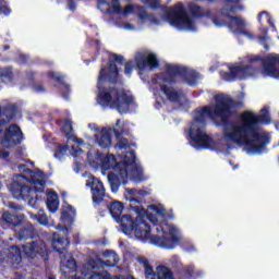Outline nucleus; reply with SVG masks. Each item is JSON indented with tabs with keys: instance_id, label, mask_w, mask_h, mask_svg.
<instances>
[{
	"instance_id": "nucleus-10",
	"label": "nucleus",
	"mask_w": 279,
	"mask_h": 279,
	"mask_svg": "<svg viewBox=\"0 0 279 279\" xmlns=\"http://www.w3.org/2000/svg\"><path fill=\"white\" fill-rule=\"evenodd\" d=\"M12 117H8L1 113L0 107V128H3L4 123H10ZM23 138V132L21 128L16 124H11L4 133L0 131V145L2 147H14V145H19Z\"/></svg>"
},
{
	"instance_id": "nucleus-29",
	"label": "nucleus",
	"mask_w": 279,
	"mask_h": 279,
	"mask_svg": "<svg viewBox=\"0 0 279 279\" xmlns=\"http://www.w3.org/2000/svg\"><path fill=\"white\" fill-rule=\"evenodd\" d=\"M31 218L38 221L41 226H47L49 223V219L43 209L39 210L38 215L31 214Z\"/></svg>"
},
{
	"instance_id": "nucleus-12",
	"label": "nucleus",
	"mask_w": 279,
	"mask_h": 279,
	"mask_svg": "<svg viewBox=\"0 0 279 279\" xmlns=\"http://www.w3.org/2000/svg\"><path fill=\"white\" fill-rule=\"evenodd\" d=\"M87 160L94 169H102V171H108L114 169L119 165L114 155H101L98 151L90 150L87 154Z\"/></svg>"
},
{
	"instance_id": "nucleus-46",
	"label": "nucleus",
	"mask_w": 279,
	"mask_h": 279,
	"mask_svg": "<svg viewBox=\"0 0 279 279\" xmlns=\"http://www.w3.org/2000/svg\"><path fill=\"white\" fill-rule=\"evenodd\" d=\"M29 206H32V208H34L36 206V201H28Z\"/></svg>"
},
{
	"instance_id": "nucleus-34",
	"label": "nucleus",
	"mask_w": 279,
	"mask_h": 279,
	"mask_svg": "<svg viewBox=\"0 0 279 279\" xmlns=\"http://www.w3.org/2000/svg\"><path fill=\"white\" fill-rule=\"evenodd\" d=\"M190 10H191L192 14H194L195 16L204 15L202 8L197 7V4H195V3L190 4Z\"/></svg>"
},
{
	"instance_id": "nucleus-30",
	"label": "nucleus",
	"mask_w": 279,
	"mask_h": 279,
	"mask_svg": "<svg viewBox=\"0 0 279 279\" xmlns=\"http://www.w3.org/2000/svg\"><path fill=\"white\" fill-rule=\"evenodd\" d=\"M117 263H119V256L117 255V253H110L109 258L105 260V265L107 267H114Z\"/></svg>"
},
{
	"instance_id": "nucleus-17",
	"label": "nucleus",
	"mask_w": 279,
	"mask_h": 279,
	"mask_svg": "<svg viewBox=\"0 0 279 279\" xmlns=\"http://www.w3.org/2000/svg\"><path fill=\"white\" fill-rule=\"evenodd\" d=\"M276 66H279V56L270 54L263 61L264 77H275V80H279V71Z\"/></svg>"
},
{
	"instance_id": "nucleus-32",
	"label": "nucleus",
	"mask_w": 279,
	"mask_h": 279,
	"mask_svg": "<svg viewBox=\"0 0 279 279\" xmlns=\"http://www.w3.org/2000/svg\"><path fill=\"white\" fill-rule=\"evenodd\" d=\"M124 128H125V124L121 122V120H118L116 123V126L113 128L116 136L118 137L121 136V134H123L124 132Z\"/></svg>"
},
{
	"instance_id": "nucleus-11",
	"label": "nucleus",
	"mask_w": 279,
	"mask_h": 279,
	"mask_svg": "<svg viewBox=\"0 0 279 279\" xmlns=\"http://www.w3.org/2000/svg\"><path fill=\"white\" fill-rule=\"evenodd\" d=\"M128 177L132 178L134 182H143L145 180L143 168L136 163V157L132 151L124 156V170H120V178L123 182Z\"/></svg>"
},
{
	"instance_id": "nucleus-16",
	"label": "nucleus",
	"mask_w": 279,
	"mask_h": 279,
	"mask_svg": "<svg viewBox=\"0 0 279 279\" xmlns=\"http://www.w3.org/2000/svg\"><path fill=\"white\" fill-rule=\"evenodd\" d=\"M86 186L92 189L93 202L95 204H100L106 196V187H104V183L99 181V179L92 175L88 178Z\"/></svg>"
},
{
	"instance_id": "nucleus-48",
	"label": "nucleus",
	"mask_w": 279,
	"mask_h": 279,
	"mask_svg": "<svg viewBox=\"0 0 279 279\" xmlns=\"http://www.w3.org/2000/svg\"><path fill=\"white\" fill-rule=\"evenodd\" d=\"M4 49H10V47H9V46H5Z\"/></svg>"
},
{
	"instance_id": "nucleus-36",
	"label": "nucleus",
	"mask_w": 279,
	"mask_h": 279,
	"mask_svg": "<svg viewBox=\"0 0 279 279\" xmlns=\"http://www.w3.org/2000/svg\"><path fill=\"white\" fill-rule=\"evenodd\" d=\"M0 14H4V16L10 14V9L8 8V2H5V0H0Z\"/></svg>"
},
{
	"instance_id": "nucleus-27",
	"label": "nucleus",
	"mask_w": 279,
	"mask_h": 279,
	"mask_svg": "<svg viewBox=\"0 0 279 279\" xmlns=\"http://www.w3.org/2000/svg\"><path fill=\"white\" fill-rule=\"evenodd\" d=\"M34 238V227L32 225H27L20 231V240H27Z\"/></svg>"
},
{
	"instance_id": "nucleus-18",
	"label": "nucleus",
	"mask_w": 279,
	"mask_h": 279,
	"mask_svg": "<svg viewBox=\"0 0 279 279\" xmlns=\"http://www.w3.org/2000/svg\"><path fill=\"white\" fill-rule=\"evenodd\" d=\"M252 75H256V70L251 66H236L232 68L230 73L226 74L225 80L227 82H234V80H247Z\"/></svg>"
},
{
	"instance_id": "nucleus-49",
	"label": "nucleus",
	"mask_w": 279,
	"mask_h": 279,
	"mask_svg": "<svg viewBox=\"0 0 279 279\" xmlns=\"http://www.w3.org/2000/svg\"><path fill=\"white\" fill-rule=\"evenodd\" d=\"M38 90L40 92V90H43V88H41V87H39V89H38Z\"/></svg>"
},
{
	"instance_id": "nucleus-14",
	"label": "nucleus",
	"mask_w": 279,
	"mask_h": 279,
	"mask_svg": "<svg viewBox=\"0 0 279 279\" xmlns=\"http://www.w3.org/2000/svg\"><path fill=\"white\" fill-rule=\"evenodd\" d=\"M98 9L101 12H116L117 14H123L124 16H129L134 12V5L128 4L124 10L121 9V4H119V0H112L111 3H108L106 0H99Z\"/></svg>"
},
{
	"instance_id": "nucleus-20",
	"label": "nucleus",
	"mask_w": 279,
	"mask_h": 279,
	"mask_svg": "<svg viewBox=\"0 0 279 279\" xmlns=\"http://www.w3.org/2000/svg\"><path fill=\"white\" fill-rule=\"evenodd\" d=\"M24 253L26 256H29L31 258H34L36 254H47V246L45 245V242H29L26 245L23 246Z\"/></svg>"
},
{
	"instance_id": "nucleus-22",
	"label": "nucleus",
	"mask_w": 279,
	"mask_h": 279,
	"mask_svg": "<svg viewBox=\"0 0 279 279\" xmlns=\"http://www.w3.org/2000/svg\"><path fill=\"white\" fill-rule=\"evenodd\" d=\"M60 206V199L58 194L53 191L47 193V208L50 213H57L58 207Z\"/></svg>"
},
{
	"instance_id": "nucleus-26",
	"label": "nucleus",
	"mask_w": 279,
	"mask_h": 279,
	"mask_svg": "<svg viewBox=\"0 0 279 279\" xmlns=\"http://www.w3.org/2000/svg\"><path fill=\"white\" fill-rule=\"evenodd\" d=\"M128 193L131 196H126V199H129L130 202H134L135 204L140 203V201L135 198L136 195H141L142 197L149 195V192L145 190H129Z\"/></svg>"
},
{
	"instance_id": "nucleus-19",
	"label": "nucleus",
	"mask_w": 279,
	"mask_h": 279,
	"mask_svg": "<svg viewBox=\"0 0 279 279\" xmlns=\"http://www.w3.org/2000/svg\"><path fill=\"white\" fill-rule=\"evenodd\" d=\"M88 128L95 132V138L99 147H104L106 149L112 145V138L110 137V131L108 129H102L100 131L96 123H89Z\"/></svg>"
},
{
	"instance_id": "nucleus-44",
	"label": "nucleus",
	"mask_w": 279,
	"mask_h": 279,
	"mask_svg": "<svg viewBox=\"0 0 279 279\" xmlns=\"http://www.w3.org/2000/svg\"><path fill=\"white\" fill-rule=\"evenodd\" d=\"M69 10H75V3H73V1L69 2Z\"/></svg>"
},
{
	"instance_id": "nucleus-45",
	"label": "nucleus",
	"mask_w": 279,
	"mask_h": 279,
	"mask_svg": "<svg viewBox=\"0 0 279 279\" xmlns=\"http://www.w3.org/2000/svg\"><path fill=\"white\" fill-rule=\"evenodd\" d=\"M8 156H9L8 151L0 153V158H8Z\"/></svg>"
},
{
	"instance_id": "nucleus-4",
	"label": "nucleus",
	"mask_w": 279,
	"mask_h": 279,
	"mask_svg": "<svg viewBox=\"0 0 279 279\" xmlns=\"http://www.w3.org/2000/svg\"><path fill=\"white\" fill-rule=\"evenodd\" d=\"M109 77L110 82H114L117 80L118 71L117 65L114 63H110L108 70H101L98 76V82L101 84L104 80ZM98 84V96L97 104L102 106V108H111L118 110L120 114H125L130 108V102L132 101V97L128 95V93L123 89L117 88H101Z\"/></svg>"
},
{
	"instance_id": "nucleus-1",
	"label": "nucleus",
	"mask_w": 279,
	"mask_h": 279,
	"mask_svg": "<svg viewBox=\"0 0 279 279\" xmlns=\"http://www.w3.org/2000/svg\"><path fill=\"white\" fill-rule=\"evenodd\" d=\"M134 210L136 217L124 215L120 220L122 232L130 239L151 243L163 250H173L182 241V234L175 226L167 222L158 225V219L167 216V209L162 205H150L147 213L141 208Z\"/></svg>"
},
{
	"instance_id": "nucleus-40",
	"label": "nucleus",
	"mask_w": 279,
	"mask_h": 279,
	"mask_svg": "<svg viewBox=\"0 0 279 279\" xmlns=\"http://www.w3.org/2000/svg\"><path fill=\"white\" fill-rule=\"evenodd\" d=\"M146 5H149L153 8V10H156L158 8V0H143Z\"/></svg>"
},
{
	"instance_id": "nucleus-23",
	"label": "nucleus",
	"mask_w": 279,
	"mask_h": 279,
	"mask_svg": "<svg viewBox=\"0 0 279 279\" xmlns=\"http://www.w3.org/2000/svg\"><path fill=\"white\" fill-rule=\"evenodd\" d=\"M22 257H21V248L17 246H12L8 251V262L12 263L13 265H19L21 263Z\"/></svg>"
},
{
	"instance_id": "nucleus-9",
	"label": "nucleus",
	"mask_w": 279,
	"mask_h": 279,
	"mask_svg": "<svg viewBox=\"0 0 279 279\" xmlns=\"http://www.w3.org/2000/svg\"><path fill=\"white\" fill-rule=\"evenodd\" d=\"M182 73V69L177 65H168V74L165 77V84L161 86V90L170 101H174L179 106L186 105V96L182 92L175 90L173 87L169 86V84H173L175 82V76Z\"/></svg>"
},
{
	"instance_id": "nucleus-37",
	"label": "nucleus",
	"mask_w": 279,
	"mask_h": 279,
	"mask_svg": "<svg viewBox=\"0 0 279 279\" xmlns=\"http://www.w3.org/2000/svg\"><path fill=\"white\" fill-rule=\"evenodd\" d=\"M118 26L120 27V29H126V32H134V29H136V26H134L130 22H124L122 24H119Z\"/></svg>"
},
{
	"instance_id": "nucleus-33",
	"label": "nucleus",
	"mask_w": 279,
	"mask_h": 279,
	"mask_svg": "<svg viewBox=\"0 0 279 279\" xmlns=\"http://www.w3.org/2000/svg\"><path fill=\"white\" fill-rule=\"evenodd\" d=\"M259 23H262V25H266V23H268L269 25H274L271 23V17L269 16V13H267V12H262L259 14Z\"/></svg>"
},
{
	"instance_id": "nucleus-35",
	"label": "nucleus",
	"mask_w": 279,
	"mask_h": 279,
	"mask_svg": "<svg viewBox=\"0 0 279 279\" xmlns=\"http://www.w3.org/2000/svg\"><path fill=\"white\" fill-rule=\"evenodd\" d=\"M0 77H1L2 82H9V80H12V71L1 70Z\"/></svg>"
},
{
	"instance_id": "nucleus-39",
	"label": "nucleus",
	"mask_w": 279,
	"mask_h": 279,
	"mask_svg": "<svg viewBox=\"0 0 279 279\" xmlns=\"http://www.w3.org/2000/svg\"><path fill=\"white\" fill-rule=\"evenodd\" d=\"M132 69H134V62L130 61L125 64V75H132Z\"/></svg>"
},
{
	"instance_id": "nucleus-5",
	"label": "nucleus",
	"mask_w": 279,
	"mask_h": 279,
	"mask_svg": "<svg viewBox=\"0 0 279 279\" xmlns=\"http://www.w3.org/2000/svg\"><path fill=\"white\" fill-rule=\"evenodd\" d=\"M31 180H27L24 175H16L11 184V193L13 197L19 199L20 197H29L32 193H43L45 191V173L40 170L29 171Z\"/></svg>"
},
{
	"instance_id": "nucleus-6",
	"label": "nucleus",
	"mask_w": 279,
	"mask_h": 279,
	"mask_svg": "<svg viewBox=\"0 0 279 279\" xmlns=\"http://www.w3.org/2000/svg\"><path fill=\"white\" fill-rule=\"evenodd\" d=\"M62 132L68 137L69 143L65 146H60L56 151L54 157L59 160H62L69 151L70 155L75 158L77 163V160H80L84 154V150L82 149V147H84V141L73 135V122L70 120L64 121L62 125Z\"/></svg>"
},
{
	"instance_id": "nucleus-13",
	"label": "nucleus",
	"mask_w": 279,
	"mask_h": 279,
	"mask_svg": "<svg viewBox=\"0 0 279 279\" xmlns=\"http://www.w3.org/2000/svg\"><path fill=\"white\" fill-rule=\"evenodd\" d=\"M137 262L142 265L147 279H173V272L167 266H158L156 271L145 257H138Z\"/></svg>"
},
{
	"instance_id": "nucleus-7",
	"label": "nucleus",
	"mask_w": 279,
	"mask_h": 279,
	"mask_svg": "<svg viewBox=\"0 0 279 279\" xmlns=\"http://www.w3.org/2000/svg\"><path fill=\"white\" fill-rule=\"evenodd\" d=\"M227 2L228 4L222 9V15L214 19L213 23L216 27H226V21H223V16H226V19L229 21V29L233 34H241V31L246 25L245 20L231 15L241 10V7L236 5V3H240L241 0H227ZM231 3H234L235 5L230 7Z\"/></svg>"
},
{
	"instance_id": "nucleus-3",
	"label": "nucleus",
	"mask_w": 279,
	"mask_h": 279,
	"mask_svg": "<svg viewBox=\"0 0 279 279\" xmlns=\"http://www.w3.org/2000/svg\"><path fill=\"white\" fill-rule=\"evenodd\" d=\"M232 99L228 96H216L215 107H205L201 111L196 112L194 121L190 128V136L192 138V146L195 149H208L211 147L213 140L206 134L204 128H206V119H220L226 121L227 117L232 114Z\"/></svg>"
},
{
	"instance_id": "nucleus-28",
	"label": "nucleus",
	"mask_w": 279,
	"mask_h": 279,
	"mask_svg": "<svg viewBox=\"0 0 279 279\" xmlns=\"http://www.w3.org/2000/svg\"><path fill=\"white\" fill-rule=\"evenodd\" d=\"M2 219L3 221H5V223H10L11 226H19L21 221L20 216H14V215H11L10 213H4L2 215Z\"/></svg>"
},
{
	"instance_id": "nucleus-42",
	"label": "nucleus",
	"mask_w": 279,
	"mask_h": 279,
	"mask_svg": "<svg viewBox=\"0 0 279 279\" xmlns=\"http://www.w3.org/2000/svg\"><path fill=\"white\" fill-rule=\"evenodd\" d=\"M265 40H269V38L265 37V36H259L260 45H263L265 47V49H269V46L267 45V43H265Z\"/></svg>"
},
{
	"instance_id": "nucleus-38",
	"label": "nucleus",
	"mask_w": 279,
	"mask_h": 279,
	"mask_svg": "<svg viewBox=\"0 0 279 279\" xmlns=\"http://www.w3.org/2000/svg\"><path fill=\"white\" fill-rule=\"evenodd\" d=\"M95 267H97V263L94 259H89L88 263L84 266V276L86 278V269L90 270V269H95Z\"/></svg>"
},
{
	"instance_id": "nucleus-2",
	"label": "nucleus",
	"mask_w": 279,
	"mask_h": 279,
	"mask_svg": "<svg viewBox=\"0 0 279 279\" xmlns=\"http://www.w3.org/2000/svg\"><path fill=\"white\" fill-rule=\"evenodd\" d=\"M260 123H271L267 107L263 108L259 114L245 111L240 121L227 124L222 134L223 141L228 147L238 145L239 147H246L247 154H260L265 149V145L269 143V138L258 130Z\"/></svg>"
},
{
	"instance_id": "nucleus-25",
	"label": "nucleus",
	"mask_w": 279,
	"mask_h": 279,
	"mask_svg": "<svg viewBox=\"0 0 279 279\" xmlns=\"http://www.w3.org/2000/svg\"><path fill=\"white\" fill-rule=\"evenodd\" d=\"M109 211L111 213L113 219H116V221H119V218L123 213V204L121 202H113L109 207Z\"/></svg>"
},
{
	"instance_id": "nucleus-24",
	"label": "nucleus",
	"mask_w": 279,
	"mask_h": 279,
	"mask_svg": "<svg viewBox=\"0 0 279 279\" xmlns=\"http://www.w3.org/2000/svg\"><path fill=\"white\" fill-rule=\"evenodd\" d=\"M140 19L141 21H143V23H147L148 25H155V26L162 25V21L158 20L156 15H149L145 11L140 12Z\"/></svg>"
},
{
	"instance_id": "nucleus-21",
	"label": "nucleus",
	"mask_w": 279,
	"mask_h": 279,
	"mask_svg": "<svg viewBox=\"0 0 279 279\" xmlns=\"http://www.w3.org/2000/svg\"><path fill=\"white\" fill-rule=\"evenodd\" d=\"M68 208H69V211H63L61 216V223H63V227L62 226L56 227L57 230H61L63 234H66L69 232V229L66 228V226H70V223L73 222V217L75 216V209H73L71 205H68Z\"/></svg>"
},
{
	"instance_id": "nucleus-8",
	"label": "nucleus",
	"mask_w": 279,
	"mask_h": 279,
	"mask_svg": "<svg viewBox=\"0 0 279 279\" xmlns=\"http://www.w3.org/2000/svg\"><path fill=\"white\" fill-rule=\"evenodd\" d=\"M162 21L172 25V27H177V29H185L187 32L195 29V22L189 17L182 4H177L172 9H169Z\"/></svg>"
},
{
	"instance_id": "nucleus-41",
	"label": "nucleus",
	"mask_w": 279,
	"mask_h": 279,
	"mask_svg": "<svg viewBox=\"0 0 279 279\" xmlns=\"http://www.w3.org/2000/svg\"><path fill=\"white\" fill-rule=\"evenodd\" d=\"M51 77H53V80H56L57 82H62V80H64V76H62L58 72H51Z\"/></svg>"
},
{
	"instance_id": "nucleus-43",
	"label": "nucleus",
	"mask_w": 279,
	"mask_h": 279,
	"mask_svg": "<svg viewBox=\"0 0 279 279\" xmlns=\"http://www.w3.org/2000/svg\"><path fill=\"white\" fill-rule=\"evenodd\" d=\"M112 58L116 60V62H121L123 60V57L119 54H113Z\"/></svg>"
},
{
	"instance_id": "nucleus-31",
	"label": "nucleus",
	"mask_w": 279,
	"mask_h": 279,
	"mask_svg": "<svg viewBox=\"0 0 279 279\" xmlns=\"http://www.w3.org/2000/svg\"><path fill=\"white\" fill-rule=\"evenodd\" d=\"M130 147V143H128V138L120 137L118 140L117 149H120V151L128 150Z\"/></svg>"
},
{
	"instance_id": "nucleus-47",
	"label": "nucleus",
	"mask_w": 279,
	"mask_h": 279,
	"mask_svg": "<svg viewBox=\"0 0 279 279\" xmlns=\"http://www.w3.org/2000/svg\"><path fill=\"white\" fill-rule=\"evenodd\" d=\"M244 36H246V38H252V34L250 33H244Z\"/></svg>"
},
{
	"instance_id": "nucleus-50",
	"label": "nucleus",
	"mask_w": 279,
	"mask_h": 279,
	"mask_svg": "<svg viewBox=\"0 0 279 279\" xmlns=\"http://www.w3.org/2000/svg\"><path fill=\"white\" fill-rule=\"evenodd\" d=\"M156 108H159L158 105H156Z\"/></svg>"
},
{
	"instance_id": "nucleus-15",
	"label": "nucleus",
	"mask_w": 279,
	"mask_h": 279,
	"mask_svg": "<svg viewBox=\"0 0 279 279\" xmlns=\"http://www.w3.org/2000/svg\"><path fill=\"white\" fill-rule=\"evenodd\" d=\"M135 62L137 69L141 71H153V69H157L158 66V59L156 58V54L149 52H138L135 56Z\"/></svg>"
}]
</instances>
